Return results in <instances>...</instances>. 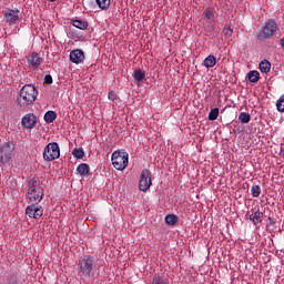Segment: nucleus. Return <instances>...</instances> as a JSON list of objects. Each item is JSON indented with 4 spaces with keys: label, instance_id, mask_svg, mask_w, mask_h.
<instances>
[{
    "label": "nucleus",
    "instance_id": "a211bd4d",
    "mask_svg": "<svg viewBox=\"0 0 284 284\" xmlns=\"http://www.w3.org/2000/svg\"><path fill=\"white\" fill-rule=\"evenodd\" d=\"M57 112H53L52 110H50L49 112H45L44 114V121L48 123L54 122L57 121Z\"/></svg>",
    "mask_w": 284,
    "mask_h": 284
},
{
    "label": "nucleus",
    "instance_id": "4be33fe9",
    "mask_svg": "<svg viewBox=\"0 0 284 284\" xmlns=\"http://www.w3.org/2000/svg\"><path fill=\"white\" fill-rule=\"evenodd\" d=\"M251 114H248L247 112H241L239 114V121L243 122L244 124H247L248 122H251Z\"/></svg>",
    "mask_w": 284,
    "mask_h": 284
},
{
    "label": "nucleus",
    "instance_id": "ddd939ff",
    "mask_svg": "<svg viewBox=\"0 0 284 284\" xmlns=\"http://www.w3.org/2000/svg\"><path fill=\"white\" fill-rule=\"evenodd\" d=\"M263 215L264 213L262 211H254L251 215H250V220L251 222H253V224H260L261 222H263Z\"/></svg>",
    "mask_w": 284,
    "mask_h": 284
},
{
    "label": "nucleus",
    "instance_id": "1a4fd4ad",
    "mask_svg": "<svg viewBox=\"0 0 284 284\" xmlns=\"http://www.w3.org/2000/svg\"><path fill=\"white\" fill-rule=\"evenodd\" d=\"M21 125L24 130H32L37 125V115L34 113L26 114L21 120Z\"/></svg>",
    "mask_w": 284,
    "mask_h": 284
},
{
    "label": "nucleus",
    "instance_id": "20e7f679",
    "mask_svg": "<svg viewBox=\"0 0 284 284\" xmlns=\"http://www.w3.org/2000/svg\"><path fill=\"white\" fill-rule=\"evenodd\" d=\"M27 199L31 205L27 206L26 214L29 219H37V204L34 203V201H37V185H34V183L29 184Z\"/></svg>",
    "mask_w": 284,
    "mask_h": 284
},
{
    "label": "nucleus",
    "instance_id": "f257e3e1",
    "mask_svg": "<svg viewBox=\"0 0 284 284\" xmlns=\"http://www.w3.org/2000/svg\"><path fill=\"white\" fill-rule=\"evenodd\" d=\"M18 104L20 108H28L37 101V88L33 84H26L18 97Z\"/></svg>",
    "mask_w": 284,
    "mask_h": 284
},
{
    "label": "nucleus",
    "instance_id": "c756f323",
    "mask_svg": "<svg viewBox=\"0 0 284 284\" xmlns=\"http://www.w3.org/2000/svg\"><path fill=\"white\" fill-rule=\"evenodd\" d=\"M108 98L110 99V101H115V99H116V92H114L113 90H111V91L108 93Z\"/></svg>",
    "mask_w": 284,
    "mask_h": 284
},
{
    "label": "nucleus",
    "instance_id": "f704fd0d",
    "mask_svg": "<svg viewBox=\"0 0 284 284\" xmlns=\"http://www.w3.org/2000/svg\"><path fill=\"white\" fill-rule=\"evenodd\" d=\"M282 47H284V37L280 40Z\"/></svg>",
    "mask_w": 284,
    "mask_h": 284
},
{
    "label": "nucleus",
    "instance_id": "9b49d317",
    "mask_svg": "<svg viewBox=\"0 0 284 284\" xmlns=\"http://www.w3.org/2000/svg\"><path fill=\"white\" fill-rule=\"evenodd\" d=\"M19 10H8L4 14L7 23H17L19 21Z\"/></svg>",
    "mask_w": 284,
    "mask_h": 284
},
{
    "label": "nucleus",
    "instance_id": "cd10ccee",
    "mask_svg": "<svg viewBox=\"0 0 284 284\" xmlns=\"http://www.w3.org/2000/svg\"><path fill=\"white\" fill-rule=\"evenodd\" d=\"M72 155L75 156V159H83L84 151L83 149H73Z\"/></svg>",
    "mask_w": 284,
    "mask_h": 284
},
{
    "label": "nucleus",
    "instance_id": "7ed1b4c3",
    "mask_svg": "<svg viewBox=\"0 0 284 284\" xmlns=\"http://www.w3.org/2000/svg\"><path fill=\"white\" fill-rule=\"evenodd\" d=\"M93 267H94L93 256L91 255L83 256V258H81L78 264V274L83 278L91 277Z\"/></svg>",
    "mask_w": 284,
    "mask_h": 284
},
{
    "label": "nucleus",
    "instance_id": "9d476101",
    "mask_svg": "<svg viewBox=\"0 0 284 284\" xmlns=\"http://www.w3.org/2000/svg\"><path fill=\"white\" fill-rule=\"evenodd\" d=\"M84 58L85 53L82 49H72V51H70V61L74 64H80L84 61Z\"/></svg>",
    "mask_w": 284,
    "mask_h": 284
},
{
    "label": "nucleus",
    "instance_id": "f3484780",
    "mask_svg": "<svg viewBox=\"0 0 284 284\" xmlns=\"http://www.w3.org/2000/svg\"><path fill=\"white\" fill-rule=\"evenodd\" d=\"M72 26H74V28H79V30H87L89 23H88V21L75 19L72 21Z\"/></svg>",
    "mask_w": 284,
    "mask_h": 284
},
{
    "label": "nucleus",
    "instance_id": "0eeeda50",
    "mask_svg": "<svg viewBox=\"0 0 284 284\" xmlns=\"http://www.w3.org/2000/svg\"><path fill=\"white\" fill-rule=\"evenodd\" d=\"M61 151L58 142H50L43 151L44 161H54V159H59Z\"/></svg>",
    "mask_w": 284,
    "mask_h": 284
},
{
    "label": "nucleus",
    "instance_id": "6e6552de",
    "mask_svg": "<svg viewBox=\"0 0 284 284\" xmlns=\"http://www.w3.org/2000/svg\"><path fill=\"white\" fill-rule=\"evenodd\" d=\"M152 185V173L151 170L144 168L140 174L139 189L141 192H148Z\"/></svg>",
    "mask_w": 284,
    "mask_h": 284
},
{
    "label": "nucleus",
    "instance_id": "4468645a",
    "mask_svg": "<svg viewBox=\"0 0 284 284\" xmlns=\"http://www.w3.org/2000/svg\"><path fill=\"white\" fill-rule=\"evenodd\" d=\"M133 80L135 83H142L145 80V71H141V69H135L132 73Z\"/></svg>",
    "mask_w": 284,
    "mask_h": 284
},
{
    "label": "nucleus",
    "instance_id": "c85d7f7f",
    "mask_svg": "<svg viewBox=\"0 0 284 284\" xmlns=\"http://www.w3.org/2000/svg\"><path fill=\"white\" fill-rule=\"evenodd\" d=\"M29 65L30 68H37V59L34 58V53L29 58Z\"/></svg>",
    "mask_w": 284,
    "mask_h": 284
},
{
    "label": "nucleus",
    "instance_id": "2eb2a0df",
    "mask_svg": "<svg viewBox=\"0 0 284 284\" xmlns=\"http://www.w3.org/2000/svg\"><path fill=\"white\" fill-rule=\"evenodd\" d=\"M90 170L91 168L88 163H80L77 168V171L81 176H87L88 174H90Z\"/></svg>",
    "mask_w": 284,
    "mask_h": 284
},
{
    "label": "nucleus",
    "instance_id": "f03ea898",
    "mask_svg": "<svg viewBox=\"0 0 284 284\" xmlns=\"http://www.w3.org/2000/svg\"><path fill=\"white\" fill-rule=\"evenodd\" d=\"M277 30H278V26L276 24V19H267L261 32L257 33V40L266 41L267 39H273Z\"/></svg>",
    "mask_w": 284,
    "mask_h": 284
},
{
    "label": "nucleus",
    "instance_id": "c9c22d12",
    "mask_svg": "<svg viewBox=\"0 0 284 284\" xmlns=\"http://www.w3.org/2000/svg\"><path fill=\"white\" fill-rule=\"evenodd\" d=\"M281 155L284 156V149L281 150Z\"/></svg>",
    "mask_w": 284,
    "mask_h": 284
},
{
    "label": "nucleus",
    "instance_id": "bb28decb",
    "mask_svg": "<svg viewBox=\"0 0 284 284\" xmlns=\"http://www.w3.org/2000/svg\"><path fill=\"white\" fill-rule=\"evenodd\" d=\"M276 108L278 110V112L283 113L284 112V94H282L280 97V99H277L276 101Z\"/></svg>",
    "mask_w": 284,
    "mask_h": 284
},
{
    "label": "nucleus",
    "instance_id": "5701e85b",
    "mask_svg": "<svg viewBox=\"0 0 284 284\" xmlns=\"http://www.w3.org/2000/svg\"><path fill=\"white\" fill-rule=\"evenodd\" d=\"M219 114H220L219 108H214V109L211 110V112L209 113V121H216V119H219Z\"/></svg>",
    "mask_w": 284,
    "mask_h": 284
},
{
    "label": "nucleus",
    "instance_id": "412c9836",
    "mask_svg": "<svg viewBox=\"0 0 284 284\" xmlns=\"http://www.w3.org/2000/svg\"><path fill=\"white\" fill-rule=\"evenodd\" d=\"M247 79L248 81H252V83H257V81L260 80L258 71H250L247 73Z\"/></svg>",
    "mask_w": 284,
    "mask_h": 284
},
{
    "label": "nucleus",
    "instance_id": "2f4dec72",
    "mask_svg": "<svg viewBox=\"0 0 284 284\" xmlns=\"http://www.w3.org/2000/svg\"><path fill=\"white\" fill-rule=\"evenodd\" d=\"M225 34H226L227 37H232V34H233L232 28H227Z\"/></svg>",
    "mask_w": 284,
    "mask_h": 284
},
{
    "label": "nucleus",
    "instance_id": "473e14b6",
    "mask_svg": "<svg viewBox=\"0 0 284 284\" xmlns=\"http://www.w3.org/2000/svg\"><path fill=\"white\" fill-rule=\"evenodd\" d=\"M39 215L40 216L43 215V209H42V206L38 205V217H39Z\"/></svg>",
    "mask_w": 284,
    "mask_h": 284
},
{
    "label": "nucleus",
    "instance_id": "b1692460",
    "mask_svg": "<svg viewBox=\"0 0 284 284\" xmlns=\"http://www.w3.org/2000/svg\"><path fill=\"white\" fill-rule=\"evenodd\" d=\"M261 186L260 185H253V187L251 189V194L253 196V199H258V196H261Z\"/></svg>",
    "mask_w": 284,
    "mask_h": 284
},
{
    "label": "nucleus",
    "instance_id": "6ab92c4d",
    "mask_svg": "<svg viewBox=\"0 0 284 284\" xmlns=\"http://www.w3.org/2000/svg\"><path fill=\"white\" fill-rule=\"evenodd\" d=\"M178 222H179L178 215L171 214L165 216V223L169 224L170 226H175Z\"/></svg>",
    "mask_w": 284,
    "mask_h": 284
},
{
    "label": "nucleus",
    "instance_id": "72a5a7b5",
    "mask_svg": "<svg viewBox=\"0 0 284 284\" xmlns=\"http://www.w3.org/2000/svg\"><path fill=\"white\" fill-rule=\"evenodd\" d=\"M43 62V59L39 57V53H38V67L39 64H41Z\"/></svg>",
    "mask_w": 284,
    "mask_h": 284
},
{
    "label": "nucleus",
    "instance_id": "393cba45",
    "mask_svg": "<svg viewBox=\"0 0 284 284\" xmlns=\"http://www.w3.org/2000/svg\"><path fill=\"white\" fill-rule=\"evenodd\" d=\"M95 2L98 3L99 8H102V10H105L111 6V0H95Z\"/></svg>",
    "mask_w": 284,
    "mask_h": 284
},
{
    "label": "nucleus",
    "instance_id": "a878e982",
    "mask_svg": "<svg viewBox=\"0 0 284 284\" xmlns=\"http://www.w3.org/2000/svg\"><path fill=\"white\" fill-rule=\"evenodd\" d=\"M204 14L209 21H214L215 14H214V10H212V8H205Z\"/></svg>",
    "mask_w": 284,
    "mask_h": 284
},
{
    "label": "nucleus",
    "instance_id": "423d86ee",
    "mask_svg": "<svg viewBox=\"0 0 284 284\" xmlns=\"http://www.w3.org/2000/svg\"><path fill=\"white\" fill-rule=\"evenodd\" d=\"M111 161L115 170H125L129 163V155L125 151H114V153H112Z\"/></svg>",
    "mask_w": 284,
    "mask_h": 284
},
{
    "label": "nucleus",
    "instance_id": "39448f33",
    "mask_svg": "<svg viewBox=\"0 0 284 284\" xmlns=\"http://www.w3.org/2000/svg\"><path fill=\"white\" fill-rule=\"evenodd\" d=\"M14 142L9 141L0 145V164L8 165L14 156Z\"/></svg>",
    "mask_w": 284,
    "mask_h": 284
},
{
    "label": "nucleus",
    "instance_id": "f8f14e48",
    "mask_svg": "<svg viewBox=\"0 0 284 284\" xmlns=\"http://www.w3.org/2000/svg\"><path fill=\"white\" fill-rule=\"evenodd\" d=\"M216 62H217V60H216L215 55H213V53H210V55H207L203 60L202 64L204 67H206V69H212L213 67H215Z\"/></svg>",
    "mask_w": 284,
    "mask_h": 284
},
{
    "label": "nucleus",
    "instance_id": "dca6fc26",
    "mask_svg": "<svg viewBox=\"0 0 284 284\" xmlns=\"http://www.w3.org/2000/svg\"><path fill=\"white\" fill-rule=\"evenodd\" d=\"M272 69V63L270 62V60H262L260 62V71L262 73H270Z\"/></svg>",
    "mask_w": 284,
    "mask_h": 284
},
{
    "label": "nucleus",
    "instance_id": "aec40b11",
    "mask_svg": "<svg viewBox=\"0 0 284 284\" xmlns=\"http://www.w3.org/2000/svg\"><path fill=\"white\" fill-rule=\"evenodd\" d=\"M152 284H170V282L166 277H162V275H154Z\"/></svg>",
    "mask_w": 284,
    "mask_h": 284
},
{
    "label": "nucleus",
    "instance_id": "e433bc0d",
    "mask_svg": "<svg viewBox=\"0 0 284 284\" xmlns=\"http://www.w3.org/2000/svg\"><path fill=\"white\" fill-rule=\"evenodd\" d=\"M49 2H57V0H49Z\"/></svg>",
    "mask_w": 284,
    "mask_h": 284
},
{
    "label": "nucleus",
    "instance_id": "7c9ffc66",
    "mask_svg": "<svg viewBox=\"0 0 284 284\" xmlns=\"http://www.w3.org/2000/svg\"><path fill=\"white\" fill-rule=\"evenodd\" d=\"M44 83H53V78H52V75H45V77H44Z\"/></svg>",
    "mask_w": 284,
    "mask_h": 284
}]
</instances>
